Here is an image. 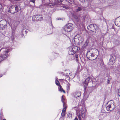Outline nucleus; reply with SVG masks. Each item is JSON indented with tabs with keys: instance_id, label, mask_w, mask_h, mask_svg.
I'll list each match as a JSON object with an SVG mask.
<instances>
[{
	"instance_id": "2f4dec72",
	"label": "nucleus",
	"mask_w": 120,
	"mask_h": 120,
	"mask_svg": "<svg viewBox=\"0 0 120 120\" xmlns=\"http://www.w3.org/2000/svg\"><path fill=\"white\" fill-rule=\"evenodd\" d=\"M67 1H68V2L70 3H71L73 2L74 1L73 0H67Z\"/></svg>"
},
{
	"instance_id": "a18cd8bd",
	"label": "nucleus",
	"mask_w": 120,
	"mask_h": 120,
	"mask_svg": "<svg viewBox=\"0 0 120 120\" xmlns=\"http://www.w3.org/2000/svg\"><path fill=\"white\" fill-rule=\"evenodd\" d=\"M2 75H0V78L1 77H2Z\"/></svg>"
},
{
	"instance_id": "c756f323",
	"label": "nucleus",
	"mask_w": 120,
	"mask_h": 120,
	"mask_svg": "<svg viewBox=\"0 0 120 120\" xmlns=\"http://www.w3.org/2000/svg\"><path fill=\"white\" fill-rule=\"evenodd\" d=\"M90 78L88 77L85 80V82H87L88 83L90 81Z\"/></svg>"
},
{
	"instance_id": "1a4fd4ad",
	"label": "nucleus",
	"mask_w": 120,
	"mask_h": 120,
	"mask_svg": "<svg viewBox=\"0 0 120 120\" xmlns=\"http://www.w3.org/2000/svg\"><path fill=\"white\" fill-rule=\"evenodd\" d=\"M19 9L18 6L17 5L12 6L10 7L9 9L8 10V12L11 14H13L18 12Z\"/></svg>"
},
{
	"instance_id": "f257e3e1",
	"label": "nucleus",
	"mask_w": 120,
	"mask_h": 120,
	"mask_svg": "<svg viewBox=\"0 0 120 120\" xmlns=\"http://www.w3.org/2000/svg\"><path fill=\"white\" fill-rule=\"evenodd\" d=\"M11 50V47H8L2 48L0 49V52L1 51H2L0 55V58L1 59V60L6 59L8 57L9 55V52Z\"/></svg>"
},
{
	"instance_id": "58836bf2",
	"label": "nucleus",
	"mask_w": 120,
	"mask_h": 120,
	"mask_svg": "<svg viewBox=\"0 0 120 120\" xmlns=\"http://www.w3.org/2000/svg\"><path fill=\"white\" fill-rule=\"evenodd\" d=\"M103 21H104L106 23V24H107V22H106V21L105 19V18H103Z\"/></svg>"
},
{
	"instance_id": "0eeeda50",
	"label": "nucleus",
	"mask_w": 120,
	"mask_h": 120,
	"mask_svg": "<svg viewBox=\"0 0 120 120\" xmlns=\"http://www.w3.org/2000/svg\"><path fill=\"white\" fill-rule=\"evenodd\" d=\"M73 29V25L71 23L67 24L63 28V31L66 32L71 31Z\"/></svg>"
},
{
	"instance_id": "f8f14e48",
	"label": "nucleus",
	"mask_w": 120,
	"mask_h": 120,
	"mask_svg": "<svg viewBox=\"0 0 120 120\" xmlns=\"http://www.w3.org/2000/svg\"><path fill=\"white\" fill-rule=\"evenodd\" d=\"M63 96L64 95H63L61 98V101L63 103V107L62 112L65 113L67 107V106L66 101L65 98H63Z\"/></svg>"
},
{
	"instance_id": "9b49d317",
	"label": "nucleus",
	"mask_w": 120,
	"mask_h": 120,
	"mask_svg": "<svg viewBox=\"0 0 120 120\" xmlns=\"http://www.w3.org/2000/svg\"><path fill=\"white\" fill-rule=\"evenodd\" d=\"M98 27L96 24H92L87 27V29L91 31L94 32L98 29Z\"/></svg>"
},
{
	"instance_id": "72a5a7b5",
	"label": "nucleus",
	"mask_w": 120,
	"mask_h": 120,
	"mask_svg": "<svg viewBox=\"0 0 120 120\" xmlns=\"http://www.w3.org/2000/svg\"><path fill=\"white\" fill-rule=\"evenodd\" d=\"M61 115L62 116H64L65 115V113L62 112L61 114Z\"/></svg>"
},
{
	"instance_id": "09e8293b",
	"label": "nucleus",
	"mask_w": 120,
	"mask_h": 120,
	"mask_svg": "<svg viewBox=\"0 0 120 120\" xmlns=\"http://www.w3.org/2000/svg\"><path fill=\"white\" fill-rule=\"evenodd\" d=\"M86 88V87H84V88Z\"/></svg>"
},
{
	"instance_id": "5701e85b",
	"label": "nucleus",
	"mask_w": 120,
	"mask_h": 120,
	"mask_svg": "<svg viewBox=\"0 0 120 120\" xmlns=\"http://www.w3.org/2000/svg\"><path fill=\"white\" fill-rule=\"evenodd\" d=\"M15 35L14 30H12V31L11 36V39L12 40L14 39V36Z\"/></svg>"
},
{
	"instance_id": "c03bdc74",
	"label": "nucleus",
	"mask_w": 120,
	"mask_h": 120,
	"mask_svg": "<svg viewBox=\"0 0 120 120\" xmlns=\"http://www.w3.org/2000/svg\"><path fill=\"white\" fill-rule=\"evenodd\" d=\"M15 1H19L20 0H15Z\"/></svg>"
},
{
	"instance_id": "a878e982",
	"label": "nucleus",
	"mask_w": 120,
	"mask_h": 120,
	"mask_svg": "<svg viewBox=\"0 0 120 120\" xmlns=\"http://www.w3.org/2000/svg\"><path fill=\"white\" fill-rule=\"evenodd\" d=\"M75 73H73L72 72V73H71V74H70L69 75V77L71 76L70 78H72L75 77Z\"/></svg>"
},
{
	"instance_id": "9d476101",
	"label": "nucleus",
	"mask_w": 120,
	"mask_h": 120,
	"mask_svg": "<svg viewBox=\"0 0 120 120\" xmlns=\"http://www.w3.org/2000/svg\"><path fill=\"white\" fill-rule=\"evenodd\" d=\"M7 21L3 20L0 21V30H4L6 27Z\"/></svg>"
},
{
	"instance_id": "cd10ccee",
	"label": "nucleus",
	"mask_w": 120,
	"mask_h": 120,
	"mask_svg": "<svg viewBox=\"0 0 120 120\" xmlns=\"http://www.w3.org/2000/svg\"><path fill=\"white\" fill-rule=\"evenodd\" d=\"M108 78L107 79V83L108 84H109L110 83V81L111 80V78L109 77V78L108 77Z\"/></svg>"
},
{
	"instance_id": "e433bc0d",
	"label": "nucleus",
	"mask_w": 120,
	"mask_h": 120,
	"mask_svg": "<svg viewBox=\"0 0 120 120\" xmlns=\"http://www.w3.org/2000/svg\"><path fill=\"white\" fill-rule=\"evenodd\" d=\"M79 1L81 2H82V3L85 2V0H79Z\"/></svg>"
},
{
	"instance_id": "7c9ffc66",
	"label": "nucleus",
	"mask_w": 120,
	"mask_h": 120,
	"mask_svg": "<svg viewBox=\"0 0 120 120\" xmlns=\"http://www.w3.org/2000/svg\"><path fill=\"white\" fill-rule=\"evenodd\" d=\"M89 95V94H88L86 95V94H84V98L86 99L88 97Z\"/></svg>"
},
{
	"instance_id": "c9c22d12",
	"label": "nucleus",
	"mask_w": 120,
	"mask_h": 120,
	"mask_svg": "<svg viewBox=\"0 0 120 120\" xmlns=\"http://www.w3.org/2000/svg\"><path fill=\"white\" fill-rule=\"evenodd\" d=\"M30 2H32L34 4L35 3V0H30Z\"/></svg>"
},
{
	"instance_id": "4468645a",
	"label": "nucleus",
	"mask_w": 120,
	"mask_h": 120,
	"mask_svg": "<svg viewBox=\"0 0 120 120\" xmlns=\"http://www.w3.org/2000/svg\"><path fill=\"white\" fill-rule=\"evenodd\" d=\"M72 72H71L69 70H64V75H65L67 77V79H69L70 77H69V75L71 74V73H72Z\"/></svg>"
},
{
	"instance_id": "423d86ee",
	"label": "nucleus",
	"mask_w": 120,
	"mask_h": 120,
	"mask_svg": "<svg viewBox=\"0 0 120 120\" xmlns=\"http://www.w3.org/2000/svg\"><path fill=\"white\" fill-rule=\"evenodd\" d=\"M89 50L86 53V56L88 59L90 60H93L96 59L97 56L95 54L91 52V50Z\"/></svg>"
},
{
	"instance_id": "a211bd4d",
	"label": "nucleus",
	"mask_w": 120,
	"mask_h": 120,
	"mask_svg": "<svg viewBox=\"0 0 120 120\" xmlns=\"http://www.w3.org/2000/svg\"><path fill=\"white\" fill-rule=\"evenodd\" d=\"M35 17L34 16H33V18ZM35 17L36 18V19L37 21H41L43 19L42 16L41 15H38L36 16Z\"/></svg>"
},
{
	"instance_id": "4c0bfd02",
	"label": "nucleus",
	"mask_w": 120,
	"mask_h": 120,
	"mask_svg": "<svg viewBox=\"0 0 120 120\" xmlns=\"http://www.w3.org/2000/svg\"><path fill=\"white\" fill-rule=\"evenodd\" d=\"M63 7L64 8H66L67 9H68V8L65 6H63Z\"/></svg>"
},
{
	"instance_id": "aec40b11",
	"label": "nucleus",
	"mask_w": 120,
	"mask_h": 120,
	"mask_svg": "<svg viewBox=\"0 0 120 120\" xmlns=\"http://www.w3.org/2000/svg\"><path fill=\"white\" fill-rule=\"evenodd\" d=\"M64 80V79H63ZM64 80L66 82H68V84H67V86H66V88L68 91L70 90V83L68 82V81L66 80Z\"/></svg>"
},
{
	"instance_id": "20e7f679",
	"label": "nucleus",
	"mask_w": 120,
	"mask_h": 120,
	"mask_svg": "<svg viewBox=\"0 0 120 120\" xmlns=\"http://www.w3.org/2000/svg\"><path fill=\"white\" fill-rule=\"evenodd\" d=\"M58 2L56 0H52V1L50 0H48L47 2L45 3V5L48 7H51L58 4V2H62L63 0H57Z\"/></svg>"
},
{
	"instance_id": "49530a36",
	"label": "nucleus",
	"mask_w": 120,
	"mask_h": 120,
	"mask_svg": "<svg viewBox=\"0 0 120 120\" xmlns=\"http://www.w3.org/2000/svg\"><path fill=\"white\" fill-rule=\"evenodd\" d=\"M96 49V50L97 51H98V49Z\"/></svg>"
},
{
	"instance_id": "c85d7f7f",
	"label": "nucleus",
	"mask_w": 120,
	"mask_h": 120,
	"mask_svg": "<svg viewBox=\"0 0 120 120\" xmlns=\"http://www.w3.org/2000/svg\"><path fill=\"white\" fill-rule=\"evenodd\" d=\"M27 32V31L24 29L22 30V32L23 34L24 33H25L24 32H25V34H26Z\"/></svg>"
},
{
	"instance_id": "412c9836",
	"label": "nucleus",
	"mask_w": 120,
	"mask_h": 120,
	"mask_svg": "<svg viewBox=\"0 0 120 120\" xmlns=\"http://www.w3.org/2000/svg\"><path fill=\"white\" fill-rule=\"evenodd\" d=\"M58 90L60 92H63L64 93H65V91L62 88V86L61 85H60L59 86Z\"/></svg>"
},
{
	"instance_id": "f704fd0d",
	"label": "nucleus",
	"mask_w": 120,
	"mask_h": 120,
	"mask_svg": "<svg viewBox=\"0 0 120 120\" xmlns=\"http://www.w3.org/2000/svg\"><path fill=\"white\" fill-rule=\"evenodd\" d=\"M0 115H1V116H0V119L1 120H2V119L3 118V115L1 114Z\"/></svg>"
},
{
	"instance_id": "b1692460",
	"label": "nucleus",
	"mask_w": 120,
	"mask_h": 120,
	"mask_svg": "<svg viewBox=\"0 0 120 120\" xmlns=\"http://www.w3.org/2000/svg\"><path fill=\"white\" fill-rule=\"evenodd\" d=\"M55 83L58 86L60 85L59 82L57 80V77H56Z\"/></svg>"
},
{
	"instance_id": "a19ab883",
	"label": "nucleus",
	"mask_w": 120,
	"mask_h": 120,
	"mask_svg": "<svg viewBox=\"0 0 120 120\" xmlns=\"http://www.w3.org/2000/svg\"><path fill=\"white\" fill-rule=\"evenodd\" d=\"M3 60H1V58H0V63H1V62H2V61Z\"/></svg>"
},
{
	"instance_id": "473e14b6",
	"label": "nucleus",
	"mask_w": 120,
	"mask_h": 120,
	"mask_svg": "<svg viewBox=\"0 0 120 120\" xmlns=\"http://www.w3.org/2000/svg\"><path fill=\"white\" fill-rule=\"evenodd\" d=\"M24 4L25 5H27L29 4V2L27 1H25L24 2Z\"/></svg>"
},
{
	"instance_id": "bb28decb",
	"label": "nucleus",
	"mask_w": 120,
	"mask_h": 120,
	"mask_svg": "<svg viewBox=\"0 0 120 120\" xmlns=\"http://www.w3.org/2000/svg\"><path fill=\"white\" fill-rule=\"evenodd\" d=\"M82 9V8L81 7H78L75 9V11L76 12H78L79 11H81Z\"/></svg>"
},
{
	"instance_id": "4be33fe9",
	"label": "nucleus",
	"mask_w": 120,
	"mask_h": 120,
	"mask_svg": "<svg viewBox=\"0 0 120 120\" xmlns=\"http://www.w3.org/2000/svg\"><path fill=\"white\" fill-rule=\"evenodd\" d=\"M67 116L68 118H71L72 117V114L71 112H69L67 114Z\"/></svg>"
},
{
	"instance_id": "2eb2a0df",
	"label": "nucleus",
	"mask_w": 120,
	"mask_h": 120,
	"mask_svg": "<svg viewBox=\"0 0 120 120\" xmlns=\"http://www.w3.org/2000/svg\"><path fill=\"white\" fill-rule=\"evenodd\" d=\"M115 62V60L114 58L112 56H111L109 59V64L110 65H112Z\"/></svg>"
},
{
	"instance_id": "39448f33",
	"label": "nucleus",
	"mask_w": 120,
	"mask_h": 120,
	"mask_svg": "<svg viewBox=\"0 0 120 120\" xmlns=\"http://www.w3.org/2000/svg\"><path fill=\"white\" fill-rule=\"evenodd\" d=\"M68 49V54L69 55H73L76 52L78 51L80 49L79 48L75 46L69 47Z\"/></svg>"
},
{
	"instance_id": "de8ad7c7",
	"label": "nucleus",
	"mask_w": 120,
	"mask_h": 120,
	"mask_svg": "<svg viewBox=\"0 0 120 120\" xmlns=\"http://www.w3.org/2000/svg\"><path fill=\"white\" fill-rule=\"evenodd\" d=\"M3 120H6V119H3Z\"/></svg>"
},
{
	"instance_id": "79ce46f5",
	"label": "nucleus",
	"mask_w": 120,
	"mask_h": 120,
	"mask_svg": "<svg viewBox=\"0 0 120 120\" xmlns=\"http://www.w3.org/2000/svg\"><path fill=\"white\" fill-rule=\"evenodd\" d=\"M2 7L1 5V4H0V8H1Z\"/></svg>"
},
{
	"instance_id": "dca6fc26",
	"label": "nucleus",
	"mask_w": 120,
	"mask_h": 120,
	"mask_svg": "<svg viewBox=\"0 0 120 120\" xmlns=\"http://www.w3.org/2000/svg\"><path fill=\"white\" fill-rule=\"evenodd\" d=\"M115 23L116 26L118 27H120V16L116 19Z\"/></svg>"
},
{
	"instance_id": "f3484780",
	"label": "nucleus",
	"mask_w": 120,
	"mask_h": 120,
	"mask_svg": "<svg viewBox=\"0 0 120 120\" xmlns=\"http://www.w3.org/2000/svg\"><path fill=\"white\" fill-rule=\"evenodd\" d=\"M81 94V92L77 91L74 93L73 96L75 98H77L80 97Z\"/></svg>"
},
{
	"instance_id": "f03ea898",
	"label": "nucleus",
	"mask_w": 120,
	"mask_h": 120,
	"mask_svg": "<svg viewBox=\"0 0 120 120\" xmlns=\"http://www.w3.org/2000/svg\"><path fill=\"white\" fill-rule=\"evenodd\" d=\"M84 40V38L82 35L81 34H78L74 38L73 41L75 45H79L83 42Z\"/></svg>"
},
{
	"instance_id": "6e6552de",
	"label": "nucleus",
	"mask_w": 120,
	"mask_h": 120,
	"mask_svg": "<svg viewBox=\"0 0 120 120\" xmlns=\"http://www.w3.org/2000/svg\"><path fill=\"white\" fill-rule=\"evenodd\" d=\"M81 112L77 114V116L79 118V120H82L81 119V117L84 119L86 118L87 117L86 113L83 109H81Z\"/></svg>"
},
{
	"instance_id": "ddd939ff",
	"label": "nucleus",
	"mask_w": 120,
	"mask_h": 120,
	"mask_svg": "<svg viewBox=\"0 0 120 120\" xmlns=\"http://www.w3.org/2000/svg\"><path fill=\"white\" fill-rule=\"evenodd\" d=\"M73 55H69L68 56V57H69V59L70 60H74L75 59V60L77 62L78 61L79 55L78 54H75V56Z\"/></svg>"
},
{
	"instance_id": "7ed1b4c3",
	"label": "nucleus",
	"mask_w": 120,
	"mask_h": 120,
	"mask_svg": "<svg viewBox=\"0 0 120 120\" xmlns=\"http://www.w3.org/2000/svg\"><path fill=\"white\" fill-rule=\"evenodd\" d=\"M115 103L113 101H109L105 106L106 109L108 111H111L115 109Z\"/></svg>"
},
{
	"instance_id": "37998d69",
	"label": "nucleus",
	"mask_w": 120,
	"mask_h": 120,
	"mask_svg": "<svg viewBox=\"0 0 120 120\" xmlns=\"http://www.w3.org/2000/svg\"><path fill=\"white\" fill-rule=\"evenodd\" d=\"M76 108V107H73V108H72V109H75V108Z\"/></svg>"
},
{
	"instance_id": "6ab92c4d",
	"label": "nucleus",
	"mask_w": 120,
	"mask_h": 120,
	"mask_svg": "<svg viewBox=\"0 0 120 120\" xmlns=\"http://www.w3.org/2000/svg\"><path fill=\"white\" fill-rule=\"evenodd\" d=\"M89 41L88 39H87L85 41L84 44H83L82 47L83 48H85L89 42Z\"/></svg>"
},
{
	"instance_id": "393cba45",
	"label": "nucleus",
	"mask_w": 120,
	"mask_h": 120,
	"mask_svg": "<svg viewBox=\"0 0 120 120\" xmlns=\"http://www.w3.org/2000/svg\"><path fill=\"white\" fill-rule=\"evenodd\" d=\"M88 83L85 82V81L83 83V85L84 86V87H86L88 85Z\"/></svg>"
},
{
	"instance_id": "ea45409f",
	"label": "nucleus",
	"mask_w": 120,
	"mask_h": 120,
	"mask_svg": "<svg viewBox=\"0 0 120 120\" xmlns=\"http://www.w3.org/2000/svg\"><path fill=\"white\" fill-rule=\"evenodd\" d=\"M74 120H78V119L77 117H76L75 119Z\"/></svg>"
}]
</instances>
